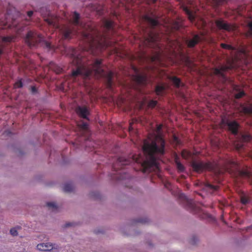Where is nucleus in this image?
<instances>
[{
	"label": "nucleus",
	"instance_id": "nucleus-37",
	"mask_svg": "<svg viewBox=\"0 0 252 252\" xmlns=\"http://www.w3.org/2000/svg\"><path fill=\"white\" fill-rule=\"evenodd\" d=\"M243 110L245 113H252V105L248 107H244Z\"/></svg>",
	"mask_w": 252,
	"mask_h": 252
},
{
	"label": "nucleus",
	"instance_id": "nucleus-18",
	"mask_svg": "<svg viewBox=\"0 0 252 252\" xmlns=\"http://www.w3.org/2000/svg\"><path fill=\"white\" fill-rule=\"evenodd\" d=\"M76 112L81 117L89 120L87 116L89 115V113L87 107L84 106H78L76 109Z\"/></svg>",
	"mask_w": 252,
	"mask_h": 252
},
{
	"label": "nucleus",
	"instance_id": "nucleus-36",
	"mask_svg": "<svg viewBox=\"0 0 252 252\" xmlns=\"http://www.w3.org/2000/svg\"><path fill=\"white\" fill-rule=\"evenodd\" d=\"M190 155L191 154L189 152L186 151H183L182 153V156L184 158H188L190 156Z\"/></svg>",
	"mask_w": 252,
	"mask_h": 252
},
{
	"label": "nucleus",
	"instance_id": "nucleus-4",
	"mask_svg": "<svg viewBox=\"0 0 252 252\" xmlns=\"http://www.w3.org/2000/svg\"><path fill=\"white\" fill-rule=\"evenodd\" d=\"M142 21L144 25L142 26V30L145 45L152 48L158 47L159 36L151 29L158 26V21L153 15L144 16Z\"/></svg>",
	"mask_w": 252,
	"mask_h": 252
},
{
	"label": "nucleus",
	"instance_id": "nucleus-39",
	"mask_svg": "<svg viewBox=\"0 0 252 252\" xmlns=\"http://www.w3.org/2000/svg\"><path fill=\"white\" fill-rule=\"evenodd\" d=\"M157 104V101L152 100L149 101V102L148 103V106L150 107L153 108L156 106Z\"/></svg>",
	"mask_w": 252,
	"mask_h": 252
},
{
	"label": "nucleus",
	"instance_id": "nucleus-41",
	"mask_svg": "<svg viewBox=\"0 0 252 252\" xmlns=\"http://www.w3.org/2000/svg\"><path fill=\"white\" fill-rule=\"evenodd\" d=\"M181 26V24H180L178 22H175L174 25H173V28L175 30H178L180 27Z\"/></svg>",
	"mask_w": 252,
	"mask_h": 252
},
{
	"label": "nucleus",
	"instance_id": "nucleus-2",
	"mask_svg": "<svg viewBox=\"0 0 252 252\" xmlns=\"http://www.w3.org/2000/svg\"><path fill=\"white\" fill-rule=\"evenodd\" d=\"M72 63L76 65V69H72L71 78L73 81L76 80V77L80 76L83 79L90 78L93 76L104 77L107 87L110 88L113 83V74L112 72H106L104 67L101 63V61L96 59L91 67H86L81 64V57L79 56L78 51L72 49L69 53Z\"/></svg>",
	"mask_w": 252,
	"mask_h": 252
},
{
	"label": "nucleus",
	"instance_id": "nucleus-40",
	"mask_svg": "<svg viewBox=\"0 0 252 252\" xmlns=\"http://www.w3.org/2000/svg\"><path fill=\"white\" fill-rule=\"evenodd\" d=\"M241 201L243 204H246L249 202V199L246 196H243L241 198Z\"/></svg>",
	"mask_w": 252,
	"mask_h": 252
},
{
	"label": "nucleus",
	"instance_id": "nucleus-15",
	"mask_svg": "<svg viewBox=\"0 0 252 252\" xmlns=\"http://www.w3.org/2000/svg\"><path fill=\"white\" fill-rule=\"evenodd\" d=\"M200 40V37L197 34L193 35L185 39V42L189 48L193 47Z\"/></svg>",
	"mask_w": 252,
	"mask_h": 252
},
{
	"label": "nucleus",
	"instance_id": "nucleus-43",
	"mask_svg": "<svg viewBox=\"0 0 252 252\" xmlns=\"http://www.w3.org/2000/svg\"><path fill=\"white\" fill-rule=\"evenodd\" d=\"M244 95V93L243 92H240L235 94V97L236 98H240L242 97Z\"/></svg>",
	"mask_w": 252,
	"mask_h": 252
},
{
	"label": "nucleus",
	"instance_id": "nucleus-35",
	"mask_svg": "<svg viewBox=\"0 0 252 252\" xmlns=\"http://www.w3.org/2000/svg\"><path fill=\"white\" fill-rule=\"evenodd\" d=\"M10 234L13 237L17 236L18 235V231L15 227H13L10 229Z\"/></svg>",
	"mask_w": 252,
	"mask_h": 252
},
{
	"label": "nucleus",
	"instance_id": "nucleus-33",
	"mask_svg": "<svg viewBox=\"0 0 252 252\" xmlns=\"http://www.w3.org/2000/svg\"><path fill=\"white\" fill-rule=\"evenodd\" d=\"M126 178V176L120 173V175L119 176L114 175L112 177V179L116 180H124Z\"/></svg>",
	"mask_w": 252,
	"mask_h": 252
},
{
	"label": "nucleus",
	"instance_id": "nucleus-17",
	"mask_svg": "<svg viewBox=\"0 0 252 252\" xmlns=\"http://www.w3.org/2000/svg\"><path fill=\"white\" fill-rule=\"evenodd\" d=\"M239 138L240 142L235 144V147L236 149L238 151L240 150L243 148V144H242V142L250 141L252 139L250 135L243 134H241L240 135Z\"/></svg>",
	"mask_w": 252,
	"mask_h": 252
},
{
	"label": "nucleus",
	"instance_id": "nucleus-34",
	"mask_svg": "<svg viewBox=\"0 0 252 252\" xmlns=\"http://www.w3.org/2000/svg\"><path fill=\"white\" fill-rule=\"evenodd\" d=\"M248 35L252 36V21H250L248 23Z\"/></svg>",
	"mask_w": 252,
	"mask_h": 252
},
{
	"label": "nucleus",
	"instance_id": "nucleus-3",
	"mask_svg": "<svg viewBox=\"0 0 252 252\" xmlns=\"http://www.w3.org/2000/svg\"><path fill=\"white\" fill-rule=\"evenodd\" d=\"M103 30L111 32L113 30V22L109 20L104 19L103 21ZM105 31L101 34L97 30L89 27L82 32L84 39L87 43L89 50L92 53L95 54V50L99 51L105 47L112 45V42L108 40L109 35Z\"/></svg>",
	"mask_w": 252,
	"mask_h": 252
},
{
	"label": "nucleus",
	"instance_id": "nucleus-22",
	"mask_svg": "<svg viewBox=\"0 0 252 252\" xmlns=\"http://www.w3.org/2000/svg\"><path fill=\"white\" fill-rule=\"evenodd\" d=\"M218 188L219 187L217 186H214L209 183H206L203 189L210 193H213L218 190Z\"/></svg>",
	"mask_w": 252,
	"mask_h": 252
},
{
	"label": "nucleus",
	"instance_id": "nucleus-49",
	"mask_svg": "<svg viewBox=\"0 0 252 252\" xmlns=\"http://www.w3.org/2000/svg\"><path fill=\"white\" fill-rule=\"evenodd\" d=\"M174 140L177 143V144H179V140L177 137H174Z\"/></svg>",
	"mask_w": 252,
	"mask_h": 252
},
{
	"label": "nucleus",
	"instance_id": "nucleus-46",
	"mask_svg": "<svg viewBox=\"0 0 252 252\" xmlns=\"http://www.w3.org/2000/svg\"><path fill=\"white\" fill-rule=\"evenodd\" d=\"M15 86L17 88H21L23 86V84L21 81L17 82L15 84Z\"/></svg>",
	"mask_w": 252,
	"mask_h": 252
},
{
	"label": "nucleus",
	"instance_id": "nucleus-31",
	"mask_svg": "<svg viewBox=\"0 0 252 252\" xmlns=\"http://www.w3.org/2000/svg\"><path fill=\"white\" fill-rule=\"evenodd\" d=\"M145 243L146 246L150 248H153L154 246V243L151 239L146 238L145 239Z\"/></svg>",
	"mask_w": 252,
	"mask_h": 252
},
{
	"label": "nucleus",
	"instance_id": "nucleus-52",
	"mask_svg": "<svg viewBox=\"0 0 252 252\" xmlns=\"http://www.w3.org/2000/svg\"><path fill=\"white\" fill-rule=\"evenodd\" d=\"M153 2H156L157 0H152Z\"/></svg>",
	"mask_w": 252,
	"mask_h": 252
},
{
	"label": "nucleus",
	"instance_id": "nucleus-9",
	"mask_svg": "<svg viewBox=\"0 0 252 252\" xmlns=\"http://www.w3.org/2000/svg\"><path fill=\"white\" fill-rule=\"evenodd\" d=\"M235 67L233 60H229L227 61L226 65H220L218 67L215 68L214 70L215 74L220 77L223 81L227 80L224 73L228 69H230Z\"/></svg>",
	"mask_w": 252,
	"mask_h": 252
},
{
	"label": "nucleus",
	"instance_id": "nucleus-51",
	"mask_svg": "<svg viewBox=\"0 0 252 252\" xmlns=\"http://www.w3.org/2000/svg\"><path fill=\"white\" fill-rule=\"evenodd\" d=\"M2 53V49L1 48H0V55H1Z\"/></svg>",
	"mask_w": 252,
	"mask_h": 252
},
{
	"label": "nucleus",
	"instance_id": "nucleus-27",
	"mask_svg": "<svg viewBox=\"0 0 252 252\" xmlns=\"http://www.w3.org/2000/svg\"><path fill=\"white\" fill-rule=\"evenodd\" d=\"M198 242V239L196 236H192L189 239V244L193 246H196Z\"/></svg>",
	"mask_w": 252,
	"mask_h": 252
},
{
	"label": "nucleus",
	"instance_id": "nucleus-53",
	"mask_svg": "<svg viewBox=\"0 0 252 252\" xmlns=\"http://www.w3.org/2000/svg\"><path fill=\"white\" fill-rule=\"evenodd\" d=\"M250 175H250V176L249 178H250L252 176V175L251 173H250Z\"/></svg>",
	"mask_w": 252,
	"mask_h": 252
},
{
	"label": "nucleus",
	"instance_id": "nucleus-12",
	"mask_svg": "<svg viewBox=\"0 0 252 252\" xmlns=\"http://www.w3.org/2000/svg\"><path fill=\"white\" fill-rule=\"evenodd\" d=\"M139 60L140 61H147L150 62H160V55L159 51H156V53L153 55H148L145 53H143L139 56Z\"/></svg>",
	"mask_w": 252,
	"mask_h": 252
},
{
	"label": "nucleus",
	"instance_id": "nucleus-8",
	"mask_svg": "<svg viewBox=\"0 0 252 252\" xmlns=\"http://www.w3.org/2000/svg\"><path fill=\"white\" fill-rule=\"evenodd\" d=\"M191 165L193 169L197 172H201L204 170L214 171L216 174H220L222 171L216 164L210 162H204L201 161H192Z\"/></svg>",
	"mask_w": 252,
	"mask_h": 252
},
{
	"label": "nucleus",
	"instance_id": "nucleus-24",
	"mask_svg": "<svg viewBox=\"0 0 252 252\" xmlns=\"http://www.w3.org/2000/svg\"><path fill=\"white\" fill-rule=\"evenodd\" d=\"M74 189V186L72 184L67 183L64 185L63 187V191L67 193H70Z\"/></svg>",
	"mask_w": 252,
	"mask_h": 252
},
{
	"label": "nucleus",
	"instance_id": "nucleus-16",
	"mask_svg": "<svg viewBox=\"0 0 252 252\" xmlns=\"http://www.w3.org/2000/svg\"><path fill=\"white\" fill-rule=\"evenodd\" d=\"M150 220L147 217H139L136 219L132 220L130 223L131 226H137L139 224H145L150 222Z\"/></svg>",
	"mask_w": 252,
	"mask_h": 252
},
{
	"label": "nucleus",
	"instance_id": "nucleus-23",
	"mask_svg": "<svg viewBox=\"0 0 252 252\" xmlns=\"http://www.w3.org/2000/svg\"><path fill=\"white\" fill-rule=\"evenodd\" d=\"M184 10L188 15L189 19L191 21H193V20H195L197 18L196 15L195 13H194L192 11L190 10L189 8L186 7L184 8Z\"/></svg>",
	"mask_w": 252,
	"mask_h": 252
},
{
	"label": "nucleus",
	"instance_id": "nucleus-48",
	"mask_svg": "<svg viewBox=\"0 0 252 252\" xmlns=\"http://www.w3.org/2000/svg\"><path fill=\"white\" fill-rule=\"evenodd\" d=\"M33 14V11H30L28 12V15L29 17H31Z\"/></svg>",
	"mask_w": 252,
	"mask_h": 252
},
{
	"label": "nucleus",
	"instance_id": "nucleus-5",
	"mask_svg": "<svg viewBox=\"0 0 252 252\" xmlns=\"http://www.w3.org/2000/svg\"><path fill=\"white\" fill-rule=\"evenodd\" d=\"M44 21L47 24L53 26L54 28L59 29L61 34L63 36V38L64 39H68L70 37V34L72 32V30L69 26L66 25H59L58 24L59 19L58 18L49 12L47 14L43 15Z\"/></svg>",
	"mask_w": 252,
	"mask_h": 252
},
{
	"label": "nucleus",
	"instance_id": "nucleus-6",
	"mask_svg": "<svg viewBox=\"0 0 252 252\" xmlns=\"http://www.w3.org/2000/svg\"><path fill=\"white\" fill-rule=\"evenodd\" d=\"M25 42L30 48L36 47L38 43H40L42 46L46 47L48 49L52 48V46L50 43L43 40L42 37L40 34L33 31H29L27 33L25 38Z\"/></svg>",
	"mask_w": 252,
	"mask_h": 252
},
{
	"label": "nucleus",
	"instance_id": "nucleus-26",
	"mask_svg": "<svg viewBox=\"0 0 252 252\" xmlns=\"http://www.w3.org/2000/svg\"><path fill=\"white\" fill-rule=\"evenodd\" d=\"M165 88V86L162 85H158L155 87V92L158 95H160L162 94Z\"/></svg>",
	"mask_w": 252,
	"mask_h": 252
},
{
	"label": "nucleus",
	"instance_id": "nucleus-13",
	"mask_svg": "<svg viewBox=\"0 0 252 252\" xmlns=\"http://www.w3.org/2000/svg\"><path fill=\"white\" fill-rule=\"evenodd\" d=\"M180 198L182 200L187 207L191 211L195 212L198 210V208L192 199L189 198L185 194H181Z\"/></svg>",
	"mask_w": 252,
	"mask_h": 252
},
{
	"label": "nucleus",
	"instance_id": "nucleus-32",
	"mask_svg": "<svg viewBox=\"0 0 252 252\" xmlns=\"http://www.w3.org/2000/svg\"><path fill=\"white\" fill-rule=\"evenodd\" d=\"M78 126L84 130H87L88 128V124L86 122H82L78 124Z\"/></svg>",
	"mask_w": 252,
	"mask_h": 252
},
{
	"label": "nucleus",
	"instance_id": "nucleus-21",
	"mask_svg": "<svg viewBox=\"0 0 252 252\" xmlns=\"http://www.w3.org/2000/svg\"><path fill=\"white\" fill-rule=\"evenodd\" d=\"M129 160L124 158H119L117 159V162L114 164L113 168L116 170L118 168V166L120 165H125L129 164Z\"/></svg>",
	"mask_w": 252,
	"mask_h": 252
},
{
	"label": "nucleus",
	"instance_id": "nucleus-50",
	"mask_svg": "<svg viewBox=\"0 0 252 252\" xmlns=\"http://www.w3.org/2000/svg\"><path fill=\"white\" fill-rule=\"evenodd\" d=\"M201 22H202V25L205 24V22L204 20H201Z\"/></svg>",
	"mask_w": 252,
	"mask_h": 252
},
{
	"label": "nucleus",
	"instance_id": "nucleus-19",
	"mask_svg": "<svg viewBox=\"0 0 252 252\" xmlns=\"http://www.w3.org/2000/svg\"><path fill=\"white\" fill-rule=\"evenodd\" d=\"M69 23L72 24L75 26L83 27L82 23L80 21V15L76 12H74L72 20L69 21Z\"/></svg>",
	"mask_w": 252,
	"mask_h": 252
},
{
	"label": "nucleus",
	"instance_id": "nucleus-38",
	"mask_svg": "<svg viewBox=\"0 0 252 252\" xmlns=\"http://www.w3.org/2000/svg\"><path fill=\"white\" fill-rule=\"evenodd\" d=\"M221 47L224 49H227L229 50H234V48L229 45H227L224 43L221 44Z\"/></svg>",
	"mask_w": 252,
	"mask_h": 252
},
{
	"label": "nucleus",
	"instance_id": "nucleus-44",
	"mask_svg": "<svg viewBox=\"0 0 252 252\" xmlns=\"http://www.w3.org/2000/svg\"><path fill=\"white\" fill-rule=\"evenodd\" d=\"M12 40V38L11 37H3L2 38V41L3 42H10Z\"/></svg>",
	"mask_w": 252,
	"mask_h": 252
},
{
	"label": "nucleus",
	"instance_id": "nucleus-25",
	"mask_svg": "<svg viewBox=\"0 0 252 252\" xmlns=\"http://www.w3.org/2000/svg\"><path fill=\"white\" fill-rule=\"evenodd\" d=\"M171 81L176 87H180L183 85L179 78L175 76H172L170 78Z\"/></svg>",
	"mask_w": 252,
	"mask_h": 252
},
{
	"label": "nucleus",
	"instance_id": "nucleus-11",
	"mask_svg": "<svg viewBox=\"0 0 252 252\" xmlns=\"http://www.w3.org/2000/svg\"><path fill=\"white\" fill-rule=\"evenodd\" d=\"M36 249L41 252H51L52 251L58 252L60 250L61 247L57 244L47 242L37 244Z\"/></svg>",
	"mask_w": 252,
	"mask_h": 252
},
{
	"label": "nucleus",
	"instance_id": "nucleus-20",
	"mask_svg": "<svg viewBox=\"0 0 252 252\" xmlns=\"http://www.w3.org/2000/svg\"><path fill=\"white\" fill-rule=\"evenodd\" d=\"M228 128L233 134H236L238 132V124L235 121H228L227 122Z\"/></svg>",
	"mask_w": 252,
	"mask_h": 252
},
{
	"label": "nucleus",
	"instance_id": "nucleus-10",
	"mask_svg": "<svg viewBox=\"0 0 252 252\" xmlns=\"http://www.w3.org/2000/svg\"><path fill=\"white\" fill-rule=\"evenodd\" d=\"M135 72V75L133 76V79L135 85L140 86H144L151 81L149 79L148 75L146 73H139L137 68L133 67Z\"/></svg>",
	"mask_w": 252,
	"mask_h": 252
},
{
	"label": "nucleus",
	"instance_id": "nucleus-45",
	"mask_svg": "<svg viewBox=\"0 0 252 252\" xmlns=\"http://www.w3.org/2000/svg\"><path fill=\"white\" fill-rule=\"evenodd\" d=\"M140 234V232L138 231H135L132 233H129L128 234V235H131L133 236H137Z\"/></svg>",
	"mask_w": 252,
	"mask_h": 252
},
{
	"label": "nucleus",
	"instance_id": "nucleus-28",
	"mask_svg": "<svg viewBox=\"0 0 252 252\" xmlns=\"http://www.w3.org/2000/svg\"><path fill=\"white\" fill-rule=\"evenodd\" d=\"M46 206L48 209L51 211H55L57 210L58 206L55 202H49L46 203Z\"/></svg>",
	"mask_w": 252,
	"mask_h": 252
},
{
	"label": "nucleus",
	"instance_id": "nucleus-42",
	"mask_svg": "<svg viewBox=\"0 0 252 252\" xmlns=\"http://www.w3.org/2000/svg\"><path fill=\"white\" fill-rule=\"evenodd\" d=\"M53 69L54 71L57 74L61 73L62 70V69L60 67L58 66H55Z\"/></svg>",
	"mask_w": 252,
	"mask_h": 252
},
{
	"label": "nucleus",
	"instance_id": "nucleus-29",
	"mask_svg": "<svg viewBox=\"0 0 252 252\" xmlns=\"http://www.w3.org/2000/svg\"><path fill=\"white\" fill-rule=\"evenodd\" d=\"M77 225V223L75 222H66L63 226V228H68L70 227H74Z\"/></svg>",
	"mask_w": 252,
	"mask_h": 252
},
{
	"label": "nucleus",
	"instance_id": "nucleus-14",
	"mask_svg": "<svg viewBox=\"0 0 252 252\" xmlns=\"http://www.w3.org/2000/svg\"><path fill=\"white\" fill-rule=\"evenodd\" d=\"M216 24L219 29L228 32L233 31L236 29L235 26L228 24L222 20L216 21Z\"/></svg>",
	"mask_w": 252,
	"mask_h": 252
},
{
	"label": "nucleus",
	"instance_id": "nucleus-47",
	"mask_svg": "<svg viewBox=\"0 0 252 252\" xmlns=\"http://www.w3.org/2000/svg\"><path fill=\"white\" fill-rule=\"evenodd\" d=\"M32 93H35L36 92V88L35 87H32Z\"/></svg>",
	"mask_w": 252,
	"mask_h": 252
},
{
	"label": "nucleus",
	"instance_id": "nucleus-1",
	"mask_svg": "<svg viewBox=\"0 0 252 252\" xmlns=\"http://www.w3.org/2000/svg\"><path fill=\"white\" fill-rule=\"evenodd\" d=\"M161 127L158 126L157 133L153 139L145 140L142 149L144 156L133 155V161L139 163L143 173H156L159 171V164L162 157L165 154V142L159 132Z\"/></svg>",
	"mask_w": 252,
	"mask_h": 252
},
{
	"label": "nucleus",
	"instance_id": "nucleus-7",
	"mask_svg": "<svg viewBox=\"0 0 252 252\" xmlns=\"http://www.w3.org/2000/svg\"><path fill=\"white\" fill-rule=\"evenodd\" d=\"M226 171L228 172L231 176L235 178H246L250 176V173L247 171L240 170L236 163L231 160H227L223 165Z\"/></svg>",
	"mask_w": 252,
	"mask_h": 252
},
{
	"label": "nucleus",
	"instance_id": "nucleus-30",
	"mask_svg": "<svg viewBox=\"0 0 252 252\" xmlns=\"http://www.w3.org/2000/svg\"><path fill=\"white\" fill-rule=\"evenodd\" d=\"M175 163H176L178 170L180 172H183L185 169V167H184V165L183 164H182L181 163V162H180L178 160L177 158H175Z\"/></svg>",
	"mask_w": 252,
	"mask_h": 252
}]
</instances>
